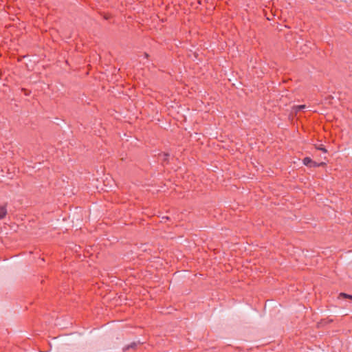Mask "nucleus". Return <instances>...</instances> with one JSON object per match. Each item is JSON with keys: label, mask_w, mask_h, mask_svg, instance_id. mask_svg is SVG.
Masks as SVG:
<instances>
[{"label": "nucleus", "mask_w": 352, "mask_h": 352, "mask_svg": "<svg viewBox=\"0 0 352 352\" xmlns=\"http://www.w3.org/2000/svg\"><path fill=\"white\" fill-rule=\"evenodd\" d=\"M323 164H324V162H322L320 164H317V163H316V162L312 161V163L311 164V166H321V165H323Z\"/></svg>", "instance_id": "5"}, {"label": "nucleus", "mask_w": 352, "mask_h": 352, "mask_svg": "<svg viewBox=\"0 0 352 352\" xmlns=\"http://www.w3.org/2000/svg\"><path fill=\"white\" fill-rule=\"evenodd\" d=\"M305 107V105H298V106H296L295 108H296V111H299V110L303 109Z\"/></svg>", "instance_id": "6"}, {"label": "nucleus", "mask_w": 352, "mask_h": 352, "mask_svg": "<svg viewBox=\"0 0 352 352\" xmlns=\"http://www.w3.org/2000/svg\"><path fill=\"white\" fill-rule=\"evenodd\" d=\"M303 163L306 166H311V164L312 163V160L309 157H305L303 160Z\"/></svg>", "instance_id": "2"}, {"label": "nucleus", "mask_w": 352, "mask_h": 352, "mask_svg": "<svg viewBox=\"0 0 352 352\" xmlns=\"http://www.w3.org/2000/svg\"><path fill=\"white\" fill-rule=\"evenodd\" d=\"M339 297H343V298H349V299L352 300V296L346 294L345 293H340L339 295Z\"/></svg>", "instance_id": "3"}, {"label": "nucleus", "mask_w": 352, "mask_h": 352, "mask_svg": "<svg viewBox=\"0 0 352 352\" xmlns=\"http://www.w3.org/2000/svg\"><path fill=\"white\" fill-rule=\"evenodd\" d=\"M316 148L322 151L324 153H327V150L322 145L316 146Z\"/></svg>", "instance_id": "4"}, {"label": "nucleus", "mask_w": 352, "mask_h": 352, "mask_svg": "<svg viewBox=\"0 0 352 352\" xmlns=\"http://www.w3.org/2000/svg\"><path fill=\"white\" fill-rule=\"evenodd\" d=\"M7 214V209L6 206H0V219H3Z\"/></svg>", "instance_id": "1"}]
</instances>
